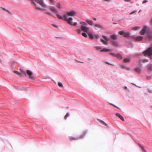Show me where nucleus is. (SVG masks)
<instances>
[{"label":"nucleus","mask_w":152,"mask_h":152,"mask_svg":"<svg viewBox=\"0 0 152 152\" xmlns=\"http://www.w3.org/2000/svg\"><path fill=\"white\" fill-rule=\"evenodd\" d=\"M77 14V12L74 10L66 12V13L64 14L63 16L60 15L58 14H56V16L58 19L63 20L66 21L69 24H72L71 21L73 20L72 17L68 18L67 16H74Z\"/></svg>","instance_id":"f257e3e1"},{"label":"nucleus","mask_w":152,"mask_h":152,"mask_svg":"<svg viewBox=\"0 0 152 152\" xmlns=\"http://www.w3.org/2000/svg\"><path fill=\"white\" fill-rule=\"evenodd\" d=\"M80 24L81 25L80 29L81 30L85 32H88L89 30V28L86 26L87 24L86 23L84 22L81 21L80 23Z\"/></svg>","instance_id":"f03ea898"},{"label":"nucleus","mask_w":152,"mask_h":152,"mask_svg":"<svg viewBox=\"0 0 152 152\" xmlns=\"http://www.w3.org/2000/svg\"><path fill=\"white\" fill-rule=\"evenodd\" d=\"M26 73L28 76L29 78L31 80H34L35 79L33 75L32 72L29 70H27Z\"/></svg>","instance_id":"7ed1b4c3"},{"label":"nucleus","mask_w":152,"mask_h":152,"mask_svg":"<svg viewBox=\"0 0 152 152\" xmlns=\"http://www.w3.org/2000/svg\"><path fill=\"white\" fill-rule=\"evenodd\" d=\"M118 33L121 35H123L125 37H129L130 36V34L129 32H125L123 31H119Z\"/></svg>","instance_id":"20e7f679"},{"label":"nucleus","mask_w":152,"mask_h":152,"mask_svg":"<svg viewBox=\"0 0 152 152\" xmlns=\"http://www.w3.org/2000/svg\"><path fill=\"white\" fill-rule=\"evenodd\" d=\"M50 10L52 12L58 14V11L55 7L53 6H51L50 7Z\"/></svg>","instance_id":"39448f33"},{"label":"nucleus","mask_w":152,"mask_h":152,"mask_svg":"<svg viewBox=\"0 0 152 152\" xmlns=\"http://www.w3.org/2000/svg\"><path fill=\"white\" fill-rule=\"evenodd\" d=\"M87 133L86 131H83L82 134L80 135V136L78 137V139H81L83 138L86 135Z\"/></svg>","instance_id":"423d86ee"},{"label":"nucleus","mask_w":152,"mask_h":152,"mask_svg":"<svg viewBox=\"0 0 152 152\" xmlns=\"http://www.w3.org/2000/svg\"><path fill=\"white\" fill-rule=\"evenodd\" d=\"M110 54L111 55L116 56L117 58L119 59H121L123 58L122 56L120 54H115L113 53H110Z\"/></svg>","instance_id":"0eeeda50"},{"label":"nucleus","mask_w":152,"mask_h":152,"mask_svg":"<svg viewBox=\"0 0 152 152\" xmlns=\"http://www.w3.org/2000/svg\"><path fill=\"white\" fill-rule=\"evenodd\" d=\"M102 37L104 38L105 41L103 43L105 45H107L108 44V42L109 40V38H107V37L103 35Z\"/></svg>","instance_id":"6e6552de"},{"label":"nucleus","mask_w":152,"mask_h":152,"mask_svg":"<svg viewBox=\"0 0 152 152\" xmlns=\"http://www.w3.org/2000/svg\"><path fill=\"white\" fill-rule=\"evenodd\" d=\"M147 28V27L146 26H144L142 30L140 31V34L141 35H143L145 33Z\"/></svg>","instance_id":"1a4fd4ad"},{"label":"nucleus","mask_w":152,"mask_h":152,"mask_svg":"<svg viewBox=\"0 0 152 152\" xmlns=\"http://www.w3.org/2000/svg\"><path fill=\"white\" fill-rule=\"evenodd\" d=\"M56 7L58 9H61L62 8V7L61 4L60 3H56Z\"/></svg>","instance_id":"9d476101"},{"label":"nucleus","mask_w":152,"mask_h":152,"mask_svg":"<svg viewBox=\"0 0 152 152\" xmlns=\"http://www.w3.org/2000/svg\"><path fill=\"white\" fill-rule=\"evenodd\" d=\"M68 138L69 140L71 141H72V140H76L78 139V137H68Z\"/></svg>","instance_id":"9b49d317"},{"label":"nucleus","mask_w":152,"mask_h":152,"mask_svg":"<svg viewBox=\"0 0 152 152\" xmlns=\"http://www.w3.org/2000/svg\"><path fill=\"white\" fill-rule=\"evenodd\" d=\"M110 37L113 40H116L117 39V37L115 34L111 35L110 36Z\"/></svg>","instance_id":"f8f14e48"},{"label":"nucleus","mask_w":152,"mask_h":152,"mask_svg":"<svg viewBox=\"0 0 152 152\" xmlns=\"http://www.w3.org/2000/svg\"><path fill=\"white\" fill-rule=\"evenodd\" d=\"M115 115L117 116L121 120H122L123 121H124V118L119 113H116Z\"/></svg>","instance_id":"ddd939ff"},{"label":"nucleus","mask_w":152,"mask_h":152,"mask_svg":"<svg viewBox=\"0 0 152 152\" xmlns=\"http://www.w3.org/2000/svg\"><path fill=\"white\" fill-rule=\"evenodd\" d=\"M146 39H152V33H149L146 37Z\"/></svg>","instance_id":"4468645a"},{"label":"nucleus","mask_w":152,"mask_h":152,"mask_svg":"<svg viewBox=\"0 0 152 152\" xmlns=\"http://www.w3.org/2000/svg\"><path fill=\"white\" fill-rule=\"evenodd\" d=\"M86 21L90 25H93L94 24L93 21L91 20L87 19L86 20Z\"/></svg>","instance_id":"2eb2a0df"},{"label":"nucleus","mask_w":152,"mask_h":152,"mask_svg":"<svg viewBox=\"0 0 152 152\" xmlns=\"http://www.w3.org/2000/svg\"><path fill=\"white\" fill-rule=\"evenodd\" d=\"M111 43L112 45L115 46H118V44L117 42L115 41H111Z\"/></svg>","instance_id":"dca6fc26"},{"label":"nucleus","mask_w":152,"mask_h":152,"mask_svg":"<svg viewBox=\"0 0 152 152\" xmlns=\"http://www.w3.org/2000/svg\"><path fill=\"white\" fill-rule=\"evenodd\" d=\"M135 71L139 73L141 72V69L140 68L138 67L134 69Z\"/></svg>","instance_id":"f3484780"},{"label":"nucleus","mask_w":152,"mask_h":152,"mask_svg":"<svg viewBox=\"0 0 152 152\" xmlns=\"http://www.w3.org/2000/svg\"><path fill=\"white\" fill-rule=\"evenodd\" d=\"M110 49L107 48H102L101 52H108L110 51Z\"/></svg>","instance_id":"a211bd4d"},{"label":"nucleus","mask_w":152,"mask_h":152,"mask_svg":"<svg viewBox=\"0 0 152 152\" xmlns=\"http://www.w3.org/2000/svg\"><path fill=\"white\" fill-rule=\"evenodd\" d=\"M130 61V59L129 58H125L124 60V63H127L129 62Z\"/></svg>","instance_id":"6ab92c4d"},{"label":"nucleus","mask_w":152,"mask_h":152,"mask_svg":"<svg viewBox=\"0 0 152 152\" xmlns=\"http://www.w3.org/2000/svg\"><path fill=\"white\" fill-rule=\"evenodd\" d=\"M98 121L99 122H100L102 124H103L105 126H107V124L102 120H98Z\"/></svg>","instance_id":"aec40b11"},{"label":"nucleus","mask_w":152,"mask_h":152,"mask_svg":"<svg viewBox=\"0 0 152 152\" xmlns=\"http://www.w3.org/2000/svg\"><path fill=\"white\" fill-rule=\"evenodd\" d=\"M98 121L99 122H100L102 124H103L105 126H107V124L102 120H98Z\"/></svg>","instance_id":"412c9836"},{"label":"nucleus","mask_w":152,"mask_h":152,"mask_svg":"<svg viewBox=\"0 0 152 152\" xmlns=\"http://www.w3.org/2000/svg\"><path fill=\"white\" fill-rule=\"evenodd\" d=\"M143 38V37L141 36H138L136 37V39L138 41H140Z\"/></svg>","instance_id":"4be33fe9"},{"label":"nucleus","mask_w":152,"mask_h":152,"mask_svg":"<svg viewBox=\"0 0 152 152\" xmlns=\"http://www.w3.org/2000/svg\"><path fill=\"white\" fill-rule=\"evenodd\" d=\"M148 61L147 59H145L141 60H140V61L139 63L140 64L142 62L145 63V62H148Z\"/></svg>","instance_id":"5701e85b"},{"label":"nucleus","mask_w":152,"mask_h":152,"mask_svg":"<svg viewBox=\"0 0 152 152\" xmlns=\"http://www.w3.org/2000/svg\"><path fill=\"white\" fill-rule=\"evenodd\" d=\"M95 48L97 50H99L101 52H102V48L100 46H96L95 47Z\"/></svg>","instance_id":"b1692460"},{"label":"nucleus","mask_w":152,"mask_h":152,"mask_svg":"<svg viewBox=\"0 0 152 152\" xmlns=\"http://www.w3.org/2000/svg\"><path fill=\"white\" fill-rule=\"evenodd\" d=\"M1 9H2L4 11H6V12H8L10 14V15L12 14L11 13L10 11H9L8 10H6L5 8H3V7H1Z\"/></svg>","instance_id":"393cba45"},{"label":"nucleus","mask_w":152,"mask_h":152,"mask_svg":"<svg viewBox=\"0 0 152 152\" xmlns=\"http://www.w3.org/2000/svg\"><path fill=\"white\" fill-rule=\"evenodd\" d=\"M89 37L91 39H93L94 38V36L91 33H88V34Z\"/></svg>","instance_id":"a878e982"},{"label":"nucleus","mask_w":152,"mask_h":152,"mask_svg":"<svg viewBox=\"0 0 152 152\" xmlns=\"http://www.w3.org/2000/svg\"><path fill=\"white\" fill-rule=\"evenodd\" d=\"M148 69L149 70H152V65L150 64L148 65Z\"/></svg>","instance_id":"bb28decb"},{"label":"nucleus","mask_w":152,"mask_h":152,"mask_svg":"<svg viewBox=\"0 0 152 152\" xmlns=\"http://www.w3.org/2000/svg\"><path fill=\"white\" fill-rule=\"evenodd\" d=\"M44 13L45 14H47L49 15H50V16H52V14L50 12H44Z\"/></svg>","instance_id":"cd10ccee"},{"label":"nucleus","mask_w":152,"mask_h":152,"mask_svg":"<svg viewBox=\"0 0 152 152\" xmlns=\"http://www.w3.org/2000/svg\"><path fill=\"white\" fill-rule=\"evenodd\" d=\"M140 28L139 27L136 26L135 27L132 28V29L134 30H136L137 29H139Z\"/></svg>","instance_id":"c85d7f7f"},{"label":"nucleus","mask_w":152,"mask_h":152,"mask_svg":"<svg viewBox=\"0 0 152 152\" xmlns=\"http://www.w3.org/2000/svg\"><path fill=\"white\" fill-rule=\"evenodd\" d=\"M94 26L96 27H97L99 28H101V26L99 24H96L94 25Z\"/></svg>","instance_id":"c756f323"},{"label":"nucleus","mask_w":152,"mask_h":152,"mask_svg":"<svg viewBox=\"0 0 152 152\" xmlns=\"http://www.w3.org/2000/svg\"><path fill=\"white\" fill-rule=\"evenodd\" d=\"M20 70H21V72H20V74H21V75H22V74H24V75H26V72L25 71H24L23 70H21V69H20Z\"/></svg>","instance_id":"7c9ffc66"},{"label":"nucleus","mask_w":152,"mask_h":152,"mask_svg":"<svg viewBox=\"0 0 152 152\" xmlns=\"http://www.w3.org/2000/svg\"><path fill=\"white\" fill-rule=\"evenodd\" d=\"M58 85L60 87H63V86L62 83L60 82H58Z\"/></svg>","instance_id":"2f4dec72"},{"label":"nucleus","mask_w":152,"mask_h":152,"mask_svg":"<svg viewBox=\"0 0 152 152\" xmlns=\"http://www.w3.org/2000/svg\"><path fill=\"white\" fill-rule=\"evenodd\" d=\"M69 115V114L68 113H67L66 115L64 117V118L65 119H66L67 117H68Z\"/></svg>","instance_id":"473e14b6"},{"label":"nucleus","mask_w":152,"mask_h":152,"mask_svg":"<svg viewBox=\"0 0 152 152\" xmlns=\"http://www.w3.org/2000/svg\"><path fill=\"white\" fill-rule=\"evenodd\" d=\"M140 146L142 150L144 152H146V150L144 148L143 146L140 145Z\"/></svg>","instance_id":"72a5a7b5"},{"label":"nucleus","mask_w":152,"mask_h":152,"mask_svg":"<svg viewBox=\"0 0 152 152\" xmlns=\"http://www.w3.org/2000/svg\"><path fill=\"white\" fill-rule=\"evenodd\" d=\"M82 35L83 36L86 38L87 37V34L85 33H82Z\"/></svg>","instance_id":"f704fd0d"},{"label":"nucleus","mask_w":152,"mask_h":152,"mask_svg":"<svg viewBox=\"0 0 152 152\" xmlns=\"http://www.w3.org/2000/svg\"><path fill=\"white\" fill-rule=\"evenodd\" d=\"M71 23H72L71 24H69L71 25H72V26H76L77 24V23L76 22H75V23H72V21H71Z\"/></svg>","instance_id":"c9c22d12"},{"label":"nucleus","mask_w":152,"mask_h":152,"mask_svg":"<svg viewBox=\"0 0 152 152\" xmlns=\"http://www.w3.org/2000/svg\"><path fill=\"white\" fill-rule=\"evenodd\" d=\"M13 72L15 73L16 74H18V75H21V74H20V72H18V71H14Z\"/></svg>","instance_id":"e433bc0d"},{"label":"nucleus","mask_w":152,"mask_h":152,"mask_svg":"<svg viewBox=\"0 0 152 152\" xmlns=\"http://www.w3.org/2000/svg\"><path fill=\"white\" fill-rule=\"evenodd\" d=\"M76 31L78 34H80L81 33V31L80 29H77L76 30Z\"/></svg>","instance_id":"4c0bfd02"},{"label":"nucleus","mask_w":152,"mask_h":152,"mask_svg":"<svg viewBox=\"0 0 152 152\" xmlns=\"http://www.w3.org/2000/svg\"><path fill=\"white\" fill-rule=\"evenodd\" d=\"M48 1H49V2L51 4L54 3L55 2L54 0H48Z\"/></svg>","instance_id":"58836bf2"},{"label":"nucleus","mask_w":152,"mask_h":152,"mask_svg":"<svg viewBox=\"0 0 152 152\" xmlns=\"http://www.w3.org/2000/svg\"><path fill=\"white\" fill-rule=\"evenodd\" d=\"M96 39H98L99 38V36L97 34H95L94 35Z\"/></svg>","instance_id":"ea45409f"},{"label":"nucleus","mask_w":152,"mask_h":152,"mask_svg":"<svg viewBox=\"0 0 152 152\" xmlns=\"http://www.w3.org/2000/svg\"><path fill=\"white\" fill-rule=\"evenodd\" d=\"M110 105H112V106H113L114 107H116V108H118V107H117L115 105H114L113 104H112V103H110Z\"/></svg>","instance_id":"a19ab883"},{"label":"nucleus","mask_w":152,"mask_h":152,"mask_svg":"<svg viewBox=\"0 0 152 152\" xmlns=\"http://www.w3.org/2000/svg\"><path fill=\"white\" fill-rule=\"evenodd\" d=\"M148 2V1L147 0H144L143 2H142V3L143 4H144V3H146L147 2Z\"/></svg>","instance_id":"79ce46f5"},{"label":"nucleus","mask_w":152,"mask_h":152,"mask_svg":"<svg viewBox=\"0 0 152 152\" xmlns=\"http://www.w3.org/2000/svg\"><path fill=\"white\" fill-rule=\"evenodd\" d=\"M104 1H107V2H110L111 1L110 0H103Z\"/></svg>","instance_id":"37998d69"},{"label":"nucleus","mask_w":152,"mask_h":152,"mask_svg":"<svg viewBox=\"0 0 152 152\" xmlns=\"http://www.w3.org/2000/svg\"><path fill=\"white\" fill-rule=\"evenodd\" d=\"M100 40H101V42H102L103 43L105 41L103 39H101Z\"/></svg>","instance_id":"c03bdc74"},{"label":"nucleus","mask_w":152,"mask_h":152,"mask_svg":"<svg viewBox=\"0 0 152 152\" xmlns=\"http://www.w3.org/2000/svg\"><path fill=\"white\" fill-rule=\"evenodd\" d=\"M75 60L77 62H79V63H83V62H80V61H79L76 60Z\"/></svg>","instance_id":"a18cd8bd"},{"label":"nucleus","mask_w":152,"mask_h":152,"mask_svg":"<svg viewBox=\"0 0 152 152\" xmlns=\"http://www.w3.org/2000/svg\"><path fill=\"white\" fill-rule=\"evenodd\" d=\"M136 12V11H133V12H131L130 13V14H133L135 12Z\"/></svg>","instance_id":"49530a36"},{"label":"nucleus","mask_w":152,"mask_h":152,"mask_svg":"<svg viewBox=\"0 0 152 152\" xmlns=\"http://www.w3.org/2000/svg\"><path fill=\"white\" fill-rule=\"evenodd\" d=\"M93 19L94 20H96V18H93Z\"/></svg>","instance_id":"de8ad7c7"},{"label":"nucleus","mask_w":152,"mask_h":152,"mask_svg":"<svg viewBox=\"0 0 152 152\" xmlns=\"http://www.w3.org/2000/svg\"><path fill=\"white\" fill-rule=\"evenodd\" d=\"M125 1H130V0H125Z\"/></svg>","instance_id":"09e8293b"},{"label":"nucleus","mask_w":152,"mask_h":152,"mask_svg":"<svg viewBox=\"0 0 152 152\" xmlns=\"http://www.w3.org/2000/svg\"><path fill=\"white\" fill-rule=\"evenodd\" d=\"M53 26L55 27H56V25H53Z\"/></svg>","instance_id":"8fccbe9b"},{"label":"nucleus","mask_w":152,"mask_h":152,"mask_svg":"<svg viewBox=\"0 0 152 152\" xmlns=\"http://www.w3.org/2000/svg\"><path fill=\"white\" fill-rule=\"evenodd\" d=\"M125 88H126V89L127 88L126 87Z\"/></svg>","instance_id":"3c124183"},{"label":"nucleus","mask_w":152,"mask_h":152,"mask_svg":"<svg viewBox=\"0 0 152 152\" xmlns=\"http://www.w3.org/2000/svg\"><path fill=\"white\" fill-rule=\"evenodd\" d=\"M1 59H0V62H1Z\"/></svg>","instance_id":"603ef678"}]
</instances>
